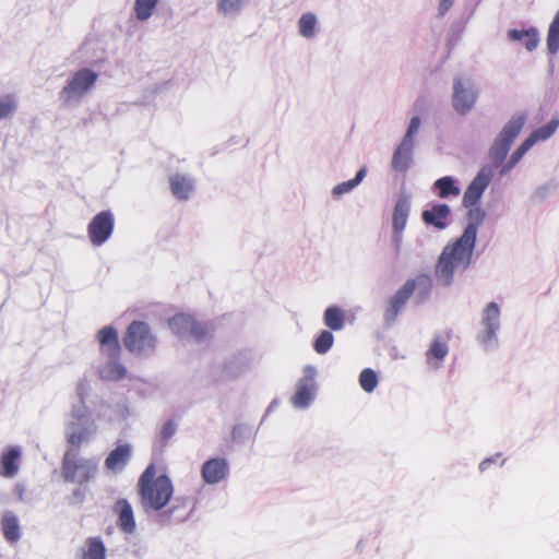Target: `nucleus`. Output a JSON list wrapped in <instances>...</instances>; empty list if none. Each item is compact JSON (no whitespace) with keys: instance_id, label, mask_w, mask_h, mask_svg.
Here are the masks:
<instances>
[{"instance_id":"1","label":"nucleus","mask_w":559,"mask_h":559,"mask_svg":"<svg viewBox=\"0 0 559 559\" xmlns=\"http://www.w3.org/2000/svg\"><path fill=\"white\" fill-rule=\"evenodd\" d=\"M524 115H515L503 126L488 151L485 165L477 175H507L522 159L525 153L538 141L549 139L559 126L558 119H551L538 128L507 158L510 147L525 124Z\"/></svg>"},{"instance_id":"2","label":"nucleus","mask_w":559,"mask_h":559,"mask_svg":"<svg viewBox=\"0 0 559 559\" xmlns=\"http://www.w3.org/2000/svg\"><path fill=\"white\" fill-rule=\"evenodd\" d=\"M468 207L467 215L471 223L454 243L448 245L443 249L436 266L437 277L445 285L451 283L455 271L465 270L469 265L475 247L477 227L485 218V212L479 206Z\"/></svg>"},{"instance_id":"3","label":"nucleus","mask_w":559,"mask_h":559,"mask_svg":"<svg viewBox=\"0 0 559 559\" xmlns=\"http://www.w3.org/2000/svg\"><path fill=\"white\" fill-rule=\"evenodd\" d=\"M138 493L144 511L164 509L174 495V485L166 474L157 475L154 463H150L138 480Z\"/></svg>"},{"instance_id":"4","label":"nucleus","mask_w":559,"mask_h":559,"mask_svg":"<svg viewBox=\"0 0 559 559\" xmlns=\"http://www.w3.org/2000/svg\"><path fill=\"white\" fill-rule=\"evenodd\" d=\"M100 353L106 356L109 361L99 369L100 378L107 381L122 380L127 370L123 365L117 360L120 356V344L118 332L114 326H105L97 333Z\"/></svg>"},{"instance_id":"5","label":"nucleus","mask_w":559,"mask_h":559,"mask_svg":"<svg viewBox=\"0 0 559 559\" xmlns=\"http://www.w3.org/2000/svg\"><path fill=\"white\" fill-rule=\"evenodd\" d=\"M97 79L98 74L88 68L75 71L59 92V100L62 106H79L85 96L92 91Z\"/></svg>"},{"instance_id":"6","label":"nucleus","mask_w":559,"mask_h":559,"mask_svg":"<svg viewBox=\"0 0 559 559\" xmlns=\"http://www.w3.org/2000/svg\"><path fill=\"white\" fill-rule=\"evenodd\" d=\"M97 469L98 465L95 460L79 457L78 453L72 450L64 453L61 473L66 481L86 484L96 476Z\"/></svg>"},{"instance_id":"7","label":"nucleus","mask_w":559,"mask_h":559,"mask_svg":"<svg viewBox=\"0 0 559 559\" xmlns=\"http://www.w3.org/2000/svg\"><path fill=\"white\" fill-rule=\"evenodd\" d=\"M420 126V118L414 116L409 121L402 141L393 153L391 167L394 171L406 173L411 168L415 148V135L418 133Z\"/></svg>"},{"instance_id":"8","label":"nucleus","mask_w":559,"mask_h":559,"mask_svg":"<svg viewBox=\"0 0 559 559\" xmlns=\"http://www.w3.org/2000/svg\"><path fill=\"white\" fill-rule=\"evenodd\" d=\"M124 347L136 355L153 350L157 340L152 333L150 325L143 321H132L123 335Z\"/></svg>"},{"instance_id":"9","label":"nucleus","mask_w":559,"mask_h":559,"mask_svg":"<svg viewBox=\"0 0 559 559\" xmlns=\"http://www.w3.org/2000/svg\"><path fill=\"white\" fill-rule=\"evenodd\" d=\"M478 91L469 78L455 76L453 79L452 104L454 110L460 115L468 114L476 104Z\"/></svg>"},{"instance_id":"10","label":"nucleus","mask_w":559,"mask_h":559,"mask_svg":"<svg viewBox=\"0 0 559 559\" xmlns=\"http://www.w3.org/2000/svg\"><path fill=\"white\" fill-rule=\"evenodd\" d=\"M417 283L430 286V281L427 276L420 275L417 280H407L404 285L390 298L384 311V318L388 323L394 322L403 309L409 297L415 292Z\"/></svg>"},{"instance_id":"11","label":"nucleus","mask_w":559,"mask_h":559,"mask_svg":"<svg viewBox=\"0 0 559 559\" xmlns=\"http://www.w3.org/2000/svg\"><path fill=\"white\" fill-rule=\"evenodd\" d=\"M114 216L109 211L98 213L88 224L87 234L94 246H100L110 237L114 230Z\"/></svg>"},{"instance_id":"12","label":"nucleus","mask_w":559,"mask_h":559,"mask_svg":"<svg viewBox=\"0 0 559 559\" xmlns=\"http://www.w3.org/2000/svg\"><path fill=\"white\" fill-rule=\"evenodd\" d=\"M169 324L173 331L178 335H190L195 340H203L209 334V329L205 324L198 322L194 318L188 314H177Z\"/></svg>"},{"instance_id":"13","label":"nucleus","mask_w":559,"mask_h":559,"mask_svg":"<svg viewBox=\"0 0 559 559\" xmlns=\"http://www.w3.org/2000/svg\"><path fill=\"white\" fill-rule=\"evenodd\" d=\"M316 369L311 366L305 368V377L299 381L297 391L293 396V404L297 407L307 406L313 399L316 383Z\"/></svg>"},{"instance_id":"14","label":"nucleus","mask_w":559,"mask_h":559,"mask_svg":"<svg viewBox=\"0 0 559 559\" xmlns=\"http://www.w3.org/2000/svg\"><path fill=\"white\" fill-rule=\"evenodd\" d=\"M229 472L228 462L223 457H213L205 461L201 468L204 483L215 485L226 478Z\"/></svg>"},{"instance_id":"15","label":"nucleus","mask_w":559,"mask_h":559,"mask_svg":"<svg viewBox=\"0 0 559 559\" xmlns=\"http://www.w3.org/2000/svg\"><path fill=\"white\" fill-rule=\"evenodd\" d=\"M132 456V447L129 443L117 445L105 459V467L114 473L124 469Z\"/></svg>"},{"instance_id":"16","label":"nucleus","mask_w":559,"mask_h":559,"mask_svg":"<svg viewBox=\"0 0 559 559\" xmlns=\"http://www.w3.org/2000/svg\"><path fill=\"white\" fill-rule=\"evenodd\" d=\"M411 211V202L407 197L397 200L392 216V225L396 241L401 240V234L405 229Z\"/></svg>"},{"instance_id":"17","label":"nucleus","mask_w":559,"mask_h":559,"mask_svg":"<svg viewBox=\"0 0 559 559\" xmlns=\"http://www.w3.org/2000/svg\"><path fill=\"white\" fill-rule=\"evenodd\" d=\"M21 451L16 447H9L0 456V475L5 478L14 477L19 472Z\"/></svg>"},{"instance_id":"18","label":"nucleus","mask_w":559,"mask_h":559,"mask_svg":"<svg viewBox=\"0 0 559 559\" xmlns=\"http://www.w3.org/2000/svg\"><path fill=\"white\" fill-rule=\"evenodd\" d=\"M500 309L496 302H489L484 310L483 325L485 328L484 341H490L495 337L499 328Z\"/></svg>"},{"instance_id":"19","label":"nucleus","mask_w":559,"mask_h":559,"mask_svg":"<svg viewBox=\"0 0 559 559\" xmlns=\"http://www.w3.org/2000/svg\"><path fill=\"white\" fill-rule=\"evenodd\" d=\"M450 213V207L447 204H437L430 210L423 212V221L427 225H433L438 229H443L447 226Z\"/></svg>"},{"instance_id":"20","label":"nucleus","mask_w":559,"mask_h":559,"mask_svg":"<svg viewBox=\"0 0 559 559\" xmlns=\"http://www.w3.org/2000/svg\"><path fill=\"white\" fill-rule=\"evenodd\" d=\"M116 510L118 512L119 528L127 534L133 533L135 530V521L131 504L124 499L118 500Z\"/></svg>"},{"instance_id":"21","label":"nucleus","mask_w":559,"mask_h":559,"mask_svg":"<svg viewBox=\"0 0 559 559\" xmlns=\"http://www.w3.org/2000/svg\"><path fill=\"white\" fill-rule=\"evenodd\" d=\"M490 177H475L463 197L464 206H474L478 203L485 189L490 182Z\"/></svg>"},{"instance_id":"22","label":"nucleus","mask_w":559,"mask_h":559,"mask_svg":"<svg viewBox=\"0 0 559 559\" xmlns=\"http://www.w3.org/2000/svg\"><path fill=\"white\" fill-rule=\"evenodd\" d=\"M508 38L512 41L523 43L528 51H533L539 43L538 32L534 27L528 29H510Z\"/></svg>"},{"instance_id":"23","label":"nucleus","mask_w":559,"mask_h":559,"mask_svg":"<svg viewBox=\"0 0 559 559\" xmlns=\"http://www.w3.org/2000/svg\"><path fill=\"white\" fill-rule=\"evenodd\" d=\"M93 430L88 429L85 426H81L78 423H70L67 430V442L75 448L79 449L84 442L88 441Z\"/></svg>"},{"instance_id":"24","label":"nucleus","mask_w":559,"mask_h":559,"mask_svg":"<svg viewBox=\"0 0 559 559\" xmlns=\"http://www.w3.org/2000/svg\"><path fill=\"white\" fill-rule=\"evenodd\" d=\"M1 527L3 536L9 543H16L20 539L19 521L12 512L8 511L2 515Z\"/></svg>"},{"instance_id":"25","label":"nucleus","mask_w":559,"mask_h":559,"mask_svg":"<svg viewBox=\"0 0 559 559\" xmlns=\"http://www.w3.org/2000/svg\"><path fill=\"white\" fill-rule=\"evenodd\" d=\"M106 548L99 537H90L85 542L83 559H105Z\"/></svg>"},{"instance_id":"26","label":"nucleus","mask_w":559,"mask_h":559,"mask_svg":"<svg viewBox=\"0 0 559 559\" xmlns=\"http://www.w3.org/2000/svg\"><path fill=\"white\" fill-rule=\"evenodd\" d=\"M317 25L318 19L316 14L307 12L298 21L299 34L305 38L311 39L317 35Z\"/></svg>"},{"instance_id":"27","label":"nucleus","mask_w":559,"mask_h":559,"mask_svg":"<svg viewBox=\"0 0 559 559\" xmlns=\"http://www.w3.org/2000/svg\"><path fill=\"white\" fill-rule=\"evenodd\" d=\"M159 0H135L134 13L135 17L141 21H147L154 13Z\"/></svg>"},{"instance_id":"28","label":"nucleus","mask_w":559,"mask_h":559,"mask_svg":"<svg viewBox=\"0 0 559 559\" xmlns=\"http://www.w3.org/2000/svg\"><path fill=\"white\" fill-rule=\"evenodd\" d=\"M547 49L550 55H556L559 50V11L556 13L548 29Z\"/></svg>"},{"instance_id":"29","label":"nucleus","mask_w":559,"mask_h":559,"mask_svg":"<svg viewBox=\"0 0 559 559\" xmlns=\"http://www.w3.org/2000/svg\"><path fill=\"white\" fill-rule=\"evenodd\" d=\"M324 323L328 328L338 331L344 325V313L337 307H329L324 312Z\"/></svg>"},{"instance_id":"30","label":"nucleus","mask_w":559,"mask_h":559,"mask_svg":"<svg viewBox=\"0 0 559 559\" xmlns=\"http://www.w3.org/2000/svg\"><path fill=\"white\" fill-rule=\"evenodd\" d=\"M435 189L438 191L440 198H448L450 195H459L460 189L454 185L451 177H441L435 182Z\"/></svg>"},{"instance_id":"31","label":"nucleus","mask_w":559,"mask_h":559,"mask_svg":"<svg viewBox=\"0 0 559 559\" xmlns=\"http://www.w3.org/2000/svg\"><path fill=\"white\" fill-rule=\"evenodd\" d=\"M449 348L447 344V340L443 337H436L431 343L430 348L427 352V359H437L441 360L448 355Z\"/></svg>"},{"instance_id":"32","label":"nucleus","mask_w":559,"mask_h":559,"mask_svg":"<svg viewBox=\"0 0 559 559\" xmlns=\"http://www.w3.org/2000/svg\"><path fill=\"white\" fill-rule=\"evenodd\" d=\"M170 187L174 195L180 200L187 199L192 190L187 177H175L171 180Z\"/></svg>"},{"instance_id":"33","label":"nucleus","mask_w":559,"mask_h":559,"mask_svg":"<svg viewBox=\"0 0 559 559\" xmlns=\"http://www.w3.org/2000/svg\"><path fill=\"white\" fill-rule=\"evenodd\" d=\"M246 0H218L217 10L225 16H233L240 13Z\"/></svg>"},{"instance_id":"34","label":"nucleus","mask_w":559,"mask_h":559,"mask_svg":"<svg viewBox=\"0 0 559 559\" xmlns=\"http://www.w3.org/2000/svg\"><path fill=\"white\" fill-rule=\"evenodd\" d=\"M17 108V100L13 94H0V120L10 117Z\"/></svg>"},{"instance_id":"35","label":"nucleus","mask_w":559,"mask_h":559,"mask_svg":"<svg viewBox=\"0 0 559 559\" xmlns=\"http://www.w3.org/2000/svg\"><path fill=\"white\" fill-rule=\"evenodd\" d=\"M359 384L365 392H372L378 385L377 373L370 368L364 369L359 374Z\"/></svg>"},{"instance_id":"36","label":"nucleus","mask_w":559,"mask_h":559,"mask_svg":"<svg viewBox=\"0 0 559 559\" xmlns=\"http://www.w3.org/2000/svg\"><path fill=\"white\" fill-rule=\"evenodd\" d=\"M334 336L330 331H322L316 338L313 348L318 354H325L333 345Z\"/></svg>"},{"instance_id":"37","label":"nucleus","mask_w":559,"mask_h":559,"mask_svg":"<svg viewBox=\"0 0 559 559\" xmlns=\"http://www.w3.org/2000/svg\"><path fill=\"white\" fill-rule=\"evenodd\" d=\"M176 430H177V424L175 423V420H173V419L167 420L163 425V427L159 431V441L163 444H166L173 438Z\"/></svg>"},{"instance_id":"38","label":"nucleus","mask_w":559,"mask_h":559,"mask_svg":"<svg viewBox=\"0 0 559 559\" xmlns=\"http://www.w3.org/2000/svg\"><path fill=\"white\" fill-rule=\"evenodd\" d=\"M364 177H354L353 179L346 181V182H342L340 185H337L334 189H333V194L334 195H341L345 192H348L350 191L353 188H355L356 186H358L360 183V181L362 180Z\"/></svg>"},{"instance_id":"39","label":"nucleus","mask_w":559,"mask_h":559,"mask_svg":"<svg viewBox=\"0 0 559 559\" xmlns=\"http://www.w3.org/2000/svg\"><path fill=\"white\" fill-rule=\"evenodd\" d=\"M454 0H440L439 4V15H444L449 9L452 7Z\"/></svg>"},{"instance_id":"40","label":"nucleus","mask_w":559,"mask_h":559,"mask_svg":"<svg viewBox=\"0 0 559 559\" xmlns=\"http://www.w3.org/2000/svg\"><path fill=\"white\" fill-rule=\"evenodd\" d=\"M496 460L495 459H486L484 460L480 464H479V469L481 472L486 471L488 468V466L493 463Z\"/></svg>"},{"instance_id":"41","label":"nucleus","mask_w":559,"mask_h":559,"mask_svg":"<svg viewBox=\"0 0 559 559\" xmlns=\"http://www.w3.org/2000/svg\"><path fill=\"white\" fill-rule=\"evenodd\" d=\"M73 496L78 501H83L84 499V492L80 489L74 490Z\"/></svg>"},{"instance_id":"42","label":"nucleus","mask_w":559,"mask_h":559,"mask_svg":"<svg viewBox=\"0 0 559 559\" xmlns=\"http://www.w3.org/2000/svg\"><path fill=\"white\" fill-rule=\"evenodd\" d=\"M367 173H368V168H367V166H365V165H364V166H361V167L357 170V173H356L355 175H367Z\"/></svg>"}]
</instances>
